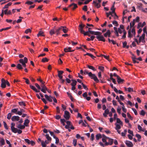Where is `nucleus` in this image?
Wrapping results in <instances>:
<instances>
[{
	"instance_id": "f257e3e1",
	"label": "nucleus",
	"mask_w": 147,
	"mask_h": 147,
	"mask_svg": "<svg viewBox=\"0 0 147 147\" xmlns=\"http://www.w3.org/2000/svg\"><path fill=\"white\" fill-rule=\"evenodd\" d=\"M107 139H108V142L105 143L104 144L101 142H99V144L102 147H105V146H107L108 145H111L112 144L113 142V140L111 138L108 137L107 138Z\"/></svg>"
},
{
	"instance_id": "f03ea898",
	"label": "nucleus",
	"mask_w": 147,
	"mask_h": 147,
	"mask_svg": "<svg viewBox=\"0 0 147 147\" xmlns=\"http://www.w3.org/2000/svg\"><path fill=\"white\" fill-rule=\"evenodd\" d=\"M89 77L92 79H93L97 83L99 82V80L98 79L96 76L94 74H92L91 72H89Z\"/></svg>"
},
{
	"instance_id": "7ed1b4c3",
	"label": "nucleus",
	"mask_w": 147,
	"mask_h": 147,
	"mask_svg": "<svg viewBox=\"0 0 147 147\" xmlns=\"http://www.w3.org/2000/svg\"><path fill=\"white\" fill-rule=\"evenodd\" d=\"M45 82H43L41 83V84L40 85V86L42 88H41V91L43 92L46 93V90H47V88L45 85Z\"/></svg>"
},
{
	"instance_id": "20e7f679",
	"label": "nucleus",
	"mask_w": 147,
	"mask_h": 147,
	"mask_svg": "<svg viewBox=\"0 0 147 147\" xmlns=\"http://www.w3.org/2000/svg\"><path fill=\"white\" fill-rule=\"evenodd\" d=\"M100 34H99L97 35L96 36V38L98 40V41H102L104 42H105V39L103 36L102 35V33L100 32Z\"/></svg>"
},
{
	"instance_id": "39448f33",
	"label": "nucleus",
	"mask_w": 147,
	"mask_h": 147,
	"mask_svg": "<svg viewBox=\"0 0 147 147\" xmlns=\"http://www.w3.org/2000/svg\"><path fill=\"white\" fill-rule=\"evenodd\" d=\"M85 25L82 24V23L80 24L79 26L78 29L80 32L83 34L85 32L83 30L84 28L85 27Z\"/></svg>"
},
{
	"instance_id": "423d86ee",
	"label": "nucleus",
	"mask_w": 147,
	"mask_h": 147,
	"mask_svg": "<svg viewBox=\"0 0 147 147\" xmlns=\"http://www.w3.org/2000/svg\"><path fill=\"white\" fill-rule=\"evenodd\" d=\"M139 19L140 18L138 16L137 17L136 19H134L133 20V21L132 22V24H131V22L130 23V28H131L132 27H133L134 26L135 24V22H139Z\"/></svg>"
},
{
	"instance_id": "0eeeda50",
	"label": "nucleus",
	"mask_w": 147,
	"mask_h": 147,
	"mask_svg": "<svg viewBox=\"0 0 147 147\" xmlns=\"http://www.w3.org/2000/svg\"><path fill=\"white\" fill-rule=\"evenodd\" d=\"M63 116L66 120L69 119L70 117L69 115V113L67 111H65L64 112V114Z\"/></svg>"
},
{
	"instance_id": "6e6552de",
	"label": "nucleus",
	"mask_w": 147,
	"mask_h": 147,
	"mask_svg": "<svg viewBox=\"0 0 147 147\" xmlns=\"http://www.w3.org/2000/svg\"><path fill=\"white\" fill-rule=\"evenodd\" d=\"M6 86V81L4 78L1 80V87L2 88H5Z\"/></svg>"
},
{
	"instance_id": "1a4fd4ad",
	"label": "nucleus",
	"mask_w": 147,
	"mask_h": 147,
	"mask_svg": "<svg viewBox=\"0 0 147 147\" xmlns=\"http://www.w3.org/2000/svg\"><path fill=\"white\" fill-rule=\"evenodd\" d=\"M19 61L22 64L24 63H27L28 62V59L26 57H24V59H20L19 60Z\"/></svg>"
},
{
	"instance_id": "9d476101",
	"label": "nucleus",
	"mask_w": 147,
	"mask_h": 147,
	"mask_svg": "<svg viewBox=\"0 0 147 147\" xmlns=\"http://www.w3.org/2000/svg\"><path fill=\"white\" fill-rule=\"evenodd\" d=\"M20 119V117L18 116H13L11 118V120L13 121H18Z\"/></svg>"
},
{
	"instance_id": "9b49d317",
	"label": "nucleus",
	"mask_w": 147,
	"mask_h": 147,
	"mask_svg": "<svg viewBox=\"0 0 147 147\" xmlns=\"http://www.w3.org/2000/svg\"><path fill=\"white\" fill-rule=\"evenodd\" d=\"M45 96L46 99L48 101L50 102H52V98H53V97L51 96H48L47 94H45Z\"/></svg>"
},
{
	"instance_id": "f8f14e48",
	"label": "nucleus",
	"mask_w": 147,
	"mask_h": 147,
	"mask_svg": "<svg viewBox=\"0 0 147 147\" xmlns=\"http://www.w3.org/2000/svg\"><path fill=\"white\" fill-rule=\"evenodd\" d=\"M58 76L60 79H61L63 78L62 75L64 72L63 71H58Z\"/></svg>"
},
{
	"instance_id": "ddd939ff",
	"label": "nucleus",
	"mask_w": 147,
	"mask_h": 147,
	"mask_svg": "<svg viewBox=\"0 0 147 147\" xmlns=\"http://www.w3.org/2000/svg\"><path fill=\"white\" fill-rule=\"evenodd\" d=\"M125 143L128 147H132L133 146L132 143L130 141H126Z\"/></svg>"
},
{
	"instance_id": "4468645a",
	"label": "nucleus",
	"mask_w": 147,
	"mask_h": 147,
	"mask_svg": "<svg viewBox=\"0 0 147 147\" xmlns=\"http://www.w3.org/2000/svg\"><path fill=\"white\" fill-rule=\"evenodd\" d=\"M88 32H89L90 34L97 36L98 34H100V32L98 31L95 32L94 31H88Z\"/></svg>"
},
{
	"instance_id": "2eb2a0df",
	"label": "nucleus",
	"mask_w": 147,
	"mask_h": 147,
	"mask_svg": "<svg viewBox=\"0 0 147 147\" xmlns=\"http://www.w3.org/2000/svg\"><path fill=\"white\" fill-rule=\"evenodd\" d=\"M30 88L33 90L34 91H35L36 92H39L40 91L39 90H37L35 87L31 85H30Z\"/></svg>"
},
{
	"instance_id": "dca6fc26",
	"label": "nucleus",
	"mask_w": 147,
	"mask_h": 147,
	"mask_svg": "<svg viewBox=\"0 0 147 147\" xmlns=\"http://www.w3.org/2000/svg\"><path fill=\"white\" fill-rule=\"evenodd\" d=\"M118 78H117V81L119 84H120L123 83L124 81V80L121 78L120 77H118Z\"/></svg>"
},
{
	"instance_id": "f3484780",
	"label": "nucleus",
	"mask_w": 147,
	"mask_h": 147,
	"mask_svg": "<svg viewBox=\"0 0 147 147\" xmlns=\"http://www.w3.org/2000/svg\"><path fill=\"white\" fill-rule=\"evenodd\" d=\"M72 6H74L72 8V9L73 10H74L75 9H76V8L78 7V6L76 4H75L74 3H72L71 4H70L69 6V7H71Z\"/></svg>"
},
{
	"instance_id": "a211bd4d",
	"label": "nucleus",
	"mask_w": 147,
	"mask_h": 147,
	"mask_svg": "<svg viewBox=\"0 0 147 147\" xmlns=\"http://www.w3.org/2000/svg\"><path fill=\"white\" fill-rule=\"evenodd\" d=\"M93 4H95V6L98 8H99L100 6V4L98 3H97L96 1H94L93 2Z\"/></svg>"
},
{
	"instance_id": "6ab92c4d",
	"label": "nucleus",
	"mask_w": 147,
	"mask_h": 147,
	"mask_svg": "<svg viewBox=\"0 0 147 147\" xmlns=\"http://www.w3.org/2000/svg\"><path fill=\"white\" fill-rule=\"evenodd\" d=\"M61 27H62V30L65 33H66L68 31V29L65 26H61Z\"/></svg>"
},
{
	"instance_id": "aec40b11",
	"label": "nucleus",
	"mask_w": 147,
	"mask_h": 147,
	"mask_svg": "<svg viewBox=\"0 0 147 147\" xmlns=\"http://www.w3.org/2000/svg\"><path fill=\"white\" fill-rule=\"evenodd\" d=\"M37 36L38 37L40 36H45V35L44 34L43 32L42 31L40 30L39 31L38 34H37Z\"/></svg>"
},
{
	"instance_id": "412c9836",
	"label": "nucleus",
	"mask_w": 147,
	"mask_h": 147,
	"mask_svg": "<svg viewBox=\"0 0 147 147\" xmlns=\"http://www.w3.org/2000/svg\"><path fill=\"white\" fill-rule=\"evenodd\" d=\"M11 129L12 131L15 133H16L18 131V129L16 128H15L14 127H12Z\"/></svg>"
},
{
	"instance_id": "4be33fe9",
	"label": "nucleus",
	"mask_w": 147,
	"mask_h": 147,
	"mask_svg": "<svg viewBox=\"0 0 147 147\" xmlns=\"http://www.w3.org/2000/svg\"><path fill=\"white\" fill-rule=\"evenodd\" d=\"M71 47H66L64 49V51L65 52H70L71 51Z\"/></svg>"
},
{
	"instance_id": "5701e85b",
	"label": "nucleus",
	"mask_w": 147,
	"mask_h": 147,
	"mask_svg": "<svg viewBox=\"0 0 147 147\" xmlns=\"http://www.w3.org/2000/svg\"><path fill=\"white\" fill-rule=\"evenodd\" d=\"M71 81L72 82V83L71 84V86H75L76 85L77 83V81L74 79L71 80Z\"/></svg>"
},
{
	"instance_id": "b1692460",
	"label": "nucleus",
	"mask_w": 147,
	"mask_h": 147,
	"mask_svg": "<svg viewBox=\"0 0 147 147\" xmlns=\"http://www.w3.org/2000/svg\"><path fill=\"white\" fill-rule=\"evenodd\" d=\"M56 30V29L54 28H53L49 32V33L51 35L54 34L55 33V30Z\"/></svg>"
},
{
	"instance_id": "393cba45",
	"label": "nucleus",
	"mask_w": 147,
	"mask_h": 147,
	"mask_svg": "<svg viewBox=\"0 0 147 147\" xmlns=\"http://www.w3.org/2000/svg\"><path fill=\"white\" fill-rule=\"evenodd\" d=\"M62 27H60L59 28H58L55 30H56L55 32L56 33V34L57 35H58L59 34H60L59 31L62 30Z\"/></svg>"
},
{
	"instance_id": "a878e982",
	"label": "nucleus",
	"mask_w": 147,
	"mask_h": 147,
	"mask_svg": "<svg viewBox=\"0 0 147 147\" xmlns=\"http://www.w3.org/2000/svg\"><path fill=\"white\" fill-rule=\"evenodd\" d=\"M24 112H25V111L23 109H21L20 111H18L17 114L20 115H21L22 114V113Z\"/></svg>"
},
{
	"instance_id": "bb28decb",
	"label": "nucleus",
	"mask_w": 147,
	"mask_h": 147,
	"mask_svg": "<svg viewBox=\"0 0 147 147\" xmlns=\"http://www.w3.org/2000/svg\"><path fill=\"white\" fill-rule=\"evenodd\" d=\"M18 108L16 109H14L11 110V112L13 113H15L16 114H18L17 113L18 112Z\"/></svg>"
},
{
	"instance_id": "cd10ccee",
	"label": "nucleus",
	"mask_w": 147,
	"mask_h": 147,
	"mask_svg": "<svg viewBox=\"0 0 147 147\" xmlns=\"http://www.w3.org/2000/svg\"><path fill=\"white\" fill-rule=\"evenodd\" d=\"M145 37V33H143L142 36H141L139 38V42L140 43L142 40V38H143V40H144Z\"/></svg>"
},
{
	"instance_id": "c85d7f7f",
	"label": "nucleus",
	"mask_w": 147,
	"mask_h": 147,
	"mask_svg": "<svg viewBox=\"0 0 147 147\" xmlns=\"http://www.w3.org/2000/svg\"><path fill=\"white\" fill-rule=\"evenodd\" d=\"M17 127L20 129H23L25 128V126L24 125H22L21 124H19L17 126Z\"/></svg>"
},
{
	"instance_id": "c756f323",
	"label": "nucleus",
	"mask_w": 147,
	"mask_h": 147,
	"mask_svg": "<svg viewBox=\"0 0 147 147\" xmlns=\"http://www.w3.org/2000/svg\"><path fill=\"white\" fill-rule=\"evenodd\" d=\"M12 4V3L11 2H9L3 8V9H5L7 8H8L9 6H10Z\"/></svg>"
},
{
	"instance_id": "7c9ffc66",
	"label": "nucleus",
	"mask_w": 147,
	"mask_h": 147,
	"mask_svg": "<svg viewBox=\"0 0 147 147\" xmlns=\"http://www.w3.org/2000/svg\"><path fill=\"white\" fill-rule=\"evenodd\" d=\"M30 121L28 119H26L25 120L24 124L25 126H27L28 124L29 123Z\"/></svg>"
},
{
	"instance_id": "2f4dec72",
	"label": "nucleus",
	"mask_w": 147,
	"mask_h": 147,
	"mask_svg": "<svg viewBox=\"0 0 147 147\" xmlns=\"http://www.w3.org/2000/svg\"><path fill=\"white\" fill-rule=\"evenodd\" d=\"M102 137L101 134H98L96 136V140H98Z\"/></svg>"
},
{
	"instance_id": "473e14b6",
	"label": "nucleus",
	"mask_w": 147,
	"mask_h": 147,
	"mask_svg": "<svg viewBox=\"0 0 147 147\" xmlns=\"http://www.w3.org/2000/svg\"><path fill=\"white\" fill-rule=\"evenodd\" d=\"M111 34L110 30H108L106 33L104 34V36L105 37H107L109 34Z\"/></svg>"
},
{
	"instance_id": "72a5a7b5",
	"label": "nucleus",
	"mask_w": 147,
	"mask_h": 147,
	"mask_svg": "<svg viewBox=\"0 0 147 147\" xmlns=\"http://www.w3.org/2000/svg\"><path fill=\"white\" fill-rule=\"evenodd\" d=\"M87 67L88 68L94 71H96V69L92 66L88 65Z\"/></svg>"
},
{
	"instance_id": "f704fd0d",
	"label": "nucleus",
	"mask_w": 147,
	"mask_h": 147,
	"mask_svg": "<svg viewBox=\"0 0 147 147\" xmlns=\"http://www.w3.org/2000/svg\"><path fill=\"white\" fill-rule=\"evenodd\" d=\"M131 58L134 63H136V60L137 58L134 55V56H132Z\"/></svg>"
},
{
	"instance_id": "c9c22d12",
	"label": "nucleus",
	"mask_w": 147,
	"mask_h": 147,
	"mask_svg": "<svg viewBox=\"0 0 147 147\" xmlns=\"http://www.w3.org/2000/svg\"><path fill=\"white\" fill-rule=\"evenodd\" d=\"M86 55H88L90 56L93 59H94V58L96 57L92 55L89 53H86V54L84 55V56Z\"/></svg>"
},
{
	"instance_id": "e433bc0d",
	"label": "nucleus",
	"mask_w": 147,
	"mask_h": 147,
	"mask_svg": "<svg viewBox=\"0 0 147 147\" xmlns=\"http://www.w3.org/2000/svg\"><path fill=\"white\" fill-rule=\"evenodd\" d=\"M117 120V123H118L119 124L121 125H123V123L121 121L120 119L118 118H116Z\"/></svg>"
},
{
	"instance_id": "4c0bfd02",
	"label": "nucleus",
	"mask_w": 147,
	"mask_h": 147,
	"mask_svg": "<svg viewBox=\"0 0 147 147\" xmlns=\"http://www.w3.org/2000/svg\"><path fill=\"white\" fill-rule=\"evenodd\" d=\"M123 35L122 36V38H124L126 37V35L127 34V32L125 31V29H123Z\"/></svg>"
},
{
	"instance_id": "58836bf2",
	"label": "nucleus",
	"mask_w": 147,
	"mask_h": 147,
	"mask_svg": "<svg viewBox=\"0 0 147 147\" xmlns=\"http://www.w3.org/2000/svg\"><path fill=\"white\" fill-rule=\"evenodd\" d=\"M17 68L19 69H23L22 65L19 63L17 64Z\"/></svg>"
},
{
	"instance_id": "ea45409f",
	"label": "nucleus",
	"mask_w": 147,
	"mask_h": 147,
	"mask_svg": "<svg viewBox=\"0 0 147 147\" xmlns=\"http://www.w3.org/2000/svg\"><path fill=\"white\" fill-rule=\"evenodd\" d=\"M19 105L21 106H24V107L26 106V105L25 103L24 102H19Z\"/></svg>"
},
{
	"instance_id": "a19ab883",
	"label": "nucleus",
	"mask_w": 147,
	"mask_h": 147,
	"mask_svg": "<svg viewBox=\"0 0 147 147\" xmlns=\"http://www.w3.org/2000/svg\"><path fill=\"white\" fill-rule=\"evenodd\" d=\"M115 125L116 126L115 129L116 130H117L118 129H119L121 128V127L119 125L116 124H115Z\"/></svg>"
},
{
	"instance_id": "79ce46f5",
	"label": "nucleus",
	"mask_w": 147,
	"mask_h": 147,
	"mask_svg": "<svg viewBox=\"0 0 147 147\" xmlns=\"http://www.w3.org/2000/svg\"><path fill=\"white\" fill-rule=\"evenodd\" d=\"M11 27H7V28H2L1 29H0V32H1L3 30H8L9 29H10L11 28Z\"/></svg>"
},
{
	"instance_id": "37998d69",
	"label": "nucleus",
	"mask_w": 147,
	"mask_h": 147,
	"mask_svg": "<svg viewBox=\"0 0 147 147\" xmlns=\"http://www.w3.org/2000/svg\"><path fill=\"white\" fill-rule=\"evenodd\" d=\"M45 136L46 137L47 139L49 141H51V137L49 136V135L48 134H46Z\"/></svg>"
},
{
	"instance_id": "c03bdc74",
	"label": "nucleus",
	"mask_w": 147,
	"mask_h": 147,
	"mask_svg": "<svg viewBox=\"0 0 147 147\" xmlns=\"http://www.w3.org/2000/svg\"><path fill=\"white\" fill-rule=\"evenodd\" d=\"M128 37L130 38H132L133 37V36L132 34H131V29H130L128 31Z\"/></svg>"
},
{
	"instance_id": "a18cd8bd",
	"label": "nucleus",
	"mask_w": 147,
	"mask_h": 147,
	"mask_svg": "<svg viewBox=\"0 0 147 147\" xmlns=\"http://www.w3.org/2000/svg\"><path fill=\"white\" fill-rule=\"evenodd\" d=\"M140 114L141 115H142V116H144V115L145 114H146V112H145V111L143 110H142L140 112Z\"/></svg>"
},
{
	"instance_id": "49530a36",
	"label": "nucleus",
	"mask_w": 147,
	"mask_h": 147,
	"mask_svg": "<svg viewBox=\"0 0 147 147\" xmlns=\"http://www.w3.org/2000/svg\"><path fill=\"white\" fill-rule=\"evenodd\" d=\"M113 24L115 26H119V24L116 21H113L112 22Z\"/></svg>"
},
{
	"instance_id": "de8ad7c7",
	"label": "nucleus",
	"mask_w": 147,
	"mask_h": 147,
	"mask_svg": "<svg viewBox=\"0 0 147 147\" xmlns=\"http://www.w3.org/2000/svg\"><path fill=\"white\" fill-rule=\"evenodd\" d=\"M19 18L20 19H18L16 21V22L17 23H20L22 21V19H21L23 18V17H22L21 16L19 17Z\"/></svg>"
},
{
	"instance_id": "09e8293b",
	"label": "nucleus",
	"mask_w": 147,
	"mask_h": 147,
	"mask_svg": "<svg viewBox=\"0 0 147 147\" xmlns=\"http://www.w3.org/2000/svg\"><path fill=\"white\" fill-rule=\"evenodd\" d=\"M49 59L45 57L43 58L42 60V61L43 62H48Z\"/></svg>"
},
{
	"instance_id": "8fccbe9b",
	"label": "nucleus",
	"mask_w": 147,
	"mask_h": 147,
	"mask_svg": "<svg viewBox=\"0 0 147 147\" xmlns=\"http://www.w3.org/2000/svg\"><path fill=\"white\" fill-rule=\"evenodd\" d=\"M77 141L76 139H74L73 140V144L75 146H76L77 145Z\"/></svg>"
},
{
	"instance_id": "3c124183",
	"label": "nucleus",
	"mask_w": 147,
	"mask_h": 147,
	"mask_svg": "<svg viewBox=\"0 0 147 147\" xmlns=\"http://www.w3.org/2000/svg\"><path fill=\"white\" fill-rule=\"evenodd\" d=\"M89 33H90L89 32H88V31H86L85 33H84V35L85 36H90V35Z\"/></svg>"
},
{
	"instance_id": "603ef678",
	"label": "nucleus",
	"mask_w": 147,
	"mask_h": 147,
	"mask_svg": "<svg viewBox=\"0 0 147 147\" xmlns=\"http://www.w3.org/2000/svg\"><path fill=\"white\" fill-rule=\"evenodd\" d=\"M34 3V1H28L26 3V4L28 5H32Z\"/></svg>"
},
{
	"instance_id": "864d4df0",
	"label": "nucleus",
	"mask_w": 147,
	"mask_h": 147,
	"mask_svg": "<svg viewBox=\"0 0 147 147\" xmlns=\"http://www.w3.org/2000/svg\"><path fill=\"white\" fill-rule=\"evenodd\" d=\"M138 128L139 130L140 131H144V130L142 129V127L139 125L138 126Z\"/></svg>"
},
{
	"instance_id": "5fc2aeb1",
	"label": "nucleus",
	"mask_w": 147,
	"mask_h": 147,
	"mask_svg": "<svg viewBox=\"0 0 147 147\" xmlns=\"http://www.w3.org/2000/svg\"><path fill=\"white\" fill-rule=\"evenodd\" d=\"M0 143H1L2 145L5 144V142L4 140L3 139H1V140L0 141Z\"/></svg>"
},
{
	"instance_id": "6e6d98bb",
	"label": "nucleus",
	"mask_w": 147,
	"mask_h": 147,
	"mask_svg": "<svg viewBox=\"0 0 147 147\" xmlns=\"http://www.w3.org/2000/svg\"><path fill=\"white\" fill-rule=\"evenodd\" d=\"M12 115L11 113H9L7 115V118L8 119H10Z\"/></svg>"
},
{
	"instance_id": "4d7b16f0",
	"label": "nucleus",
	"mask_w": 147,
	"mask_h": 147,
	"mask_svg": "<svg viewBox=\"0 0 147 147\" xmlns=\"http://www.w3.org/2000/svg\"><path fill=\"white\" fill-rule=\"evenodd\" d=\"M136 137H137L138 138V141H140V140H139L141 138V136L139 134H136Z\"/></svg>"
},
{
	"instance_id": "13d9d810",
	"label": "nucleus",
	"mask_w": 147,
	"mask_h": 147,
	"mask_svg": "<svg viewBox=\"0 0 147 147\" xmlns=\"http://www.w3.org/2000/svg\"><path fill=\"white\" fill-rule=\"evenodd\" d=\"M106 14L107 16V17H109V16L110 15H111L112 16H113V15L112 14V12L111 11H109L108 13L107 12L106 13Z\"/></svg>"
},
{
	"instance_id": "bf43d9fd",
	"label": "nucleus",
	"mask_w": 147,
	"mask_h": 147,
	"mask_svg": "<svg viewBox=\"0 0 147 147\" xmlns=\"http://www.w3.org/2000/svg\"><path fill=\"white\" fill-rule=\"evenodd\" d=\"M98 69L101 71H103L104 70V68L102 66H98Z\"/></svg>"
},
{
	"instance_id": "052dcab7",
	"label": "nucleus",
	"mask_w": 147,
	"mask_h": 147,
	"mask_svg": "<svg viewBox=\"0 0 147 147\" xmlns=\"http://www.w3.org/2000/svg\"><path fill=\"white\" fill-rule=\"evenodd\" d=\"M132 109L134 111L135 114L136 115H138V113L136 110L134 108H132Z\"/></svg>"
},
{
	"instance_id": "680f3d73",
	"label": "nucleus",
	"mask_w": 147,
	"mask_h": 147,
	"mask_svg": "<svg viewBox=\"0 0 147 147\" xmlns=\"http://www.w3.org/2000/svg\"><path fill=\"white\" fill-rule=\"evenodd\" d=\"M23 79L26 80L25 82H26V84H30L29 81L28 79L25 78H24Z\"/></svg>"
},
{
	"instance_id": "e2e57ef3",
	"label": "nucleus",
	"mask_w": 147,
	"mask_h": 147,
	"mask_svg": "<svg viewBox=\"0 0 147 147\" xmlns=\"http://www.w3.org/2000/svg\"><path fill=\"white\" fill-rule=\"evenodd\" d=\"M127 116L128 118H129L130 119L132 120L133 119V118L130 115V114L129 113H127Z\"/></svg>"
},
{
	"instance_id": "0e129e2a",
	"label": "nucleus",
	"mask_w": 147,
	"mask_h": 147,
	"mask_svg": "<svg viewBox=\"0 0 147 147\" xmlns=\"http://www.w3.org/2000/svg\"><path fill=\"white\" fill-rule=\"evenodd\" d=\"M82 9L84 11H87V6L86 5H85L84 6L83 8H82Z\"/></svg>"
},
{
	"instance_id": "69168bd1",
	"label": "nucleus",
	"mask_w": 147,
	"mask_h": 147,
	"mask_svg": "<svg viewBox=\"0 0 147 147\" xmlns=\"http://www.w3.org/2000/svg\"><path fill=\"white\" fill-rule=\"evenodd\" d=\"M3 123L4 126L5 128V129H8V128L7 127V124L6 123V122L5 121H3Z\"/></svg>"
},
{
	"instance_id": "338daca9",
	"label": "nucleus",
	"mask_w": 147,
	"mask_h": 147,
	"mask_svg": "<svg viewBox=\"0 0 147 147\" xmlns=\"http://www.w3.org/2000/svg\"><path fill=\"white\" fill-rule=\"evenodd\" d=\"M35 85L38 89L41 90V87L37 83H35Z\"/></svg>"
},
{
	"instance_id": "774afa93",
	"label": "nucleus",
	"mask_w": 147,
	"mask_h": 147,
	"mask_svg": "<svg viewBox=\"0 0 147 147\" xmlns=\"http://www.w3.org/2000/svg\"><path fill=\"white\" fill-rule=\"evenodd\" d=\"M31 30L30 28H28L26 30L25 32L26 34H28L29 32H31Z\"/></svg>"
}]
</instances>
